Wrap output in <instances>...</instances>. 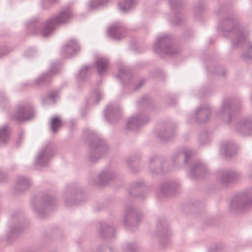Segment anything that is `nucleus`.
I'll use <instances>...</instances> for the list:
<instances>
[{"instance_id":"c85d7f7f","label":"nucleus","mask_w":252,"mask_h":252,"mask_svg":"<svg viewBox=\"0 0 252 252\" xmlns=\"http://www.w3.org/2000/svg\"><path fill=\"white\" fill-rule=\"evenodd\" d=\"M235 144L232 142H224L221 144L220 151L226 157H230L236 153Z\"/></svg>"},{"instance_id":"a19ab883","label":"nucleus","mask_w":252,"mask_h":252,"mask_svg":"<svg viewBox=\"0 0 252 252\" xmlns=\"http://www.w3.org/2000/svg\"><path fill=\"white\" fill-rule=\"evenodd\" d=\"M243 59L247 62L252 60V44H250L247 50L242 54Z\"/></svg>"},{"instance_id":"dca6fc26","label":"nucleus","mask_w":252,"mask_h":252,"mask_svg":"<svg viewBox=\"0 0 252 252\" xmlns=\"http://www.w3.org/2000/svg\"><path fill=\"white\" fill-rule=\"evenodd\" d=\"M119 72L116 77L123 85H132L133 78L131 70L122 64L118 65Z\"/></svg>"},{"instance_id":"5fc2aeb1","label":"nucleus","mask_w":252,"mask_h":252,"mask_svg":"<svg viewBox=\"0 0 252 252\" xmlns=\"http://www.w3.org/2000/svg\"><path fill=\"white\" fill-rule=\"evenodd\" d=\"M5 177V174L0 171V182L3 180Z\"/></svg>"},{"instance_id":"2eb2a0df","label":"nucleus","mask_w":252,"mask_h":252,"mask_svg":"<svg viewBox=\"0 0 252 252\" xmlns=\"http://www.w3.org/2000/svg\"><path fill=\"white\" fill-rule=\"evenodd\" d=\"M149 121L147 116L135 115L130 118L126 123V128L129 130L135 131L140 126L147 124Z\"/></svg>"},{"instance_id":"2f4dec72","label":"nucleus","mask_w":252,"mask_h":252,"mask_svg":"<svg viewBox=\"0 0 252 252\" xmlns=\"http://www.w3.org/2000/svg\"><path fill=\"white\" fill-rule=\"evenodd\" d=\"M118 5L121 10L126 12L134 6L135 0H120Z\"/></svg>"},{"instance_id":"f3484780","label":"nucleus","mask_w":252,"mask_h":252,"mask_svg":"<svg viewBox=\"0 0 252 252\" xmlns=\"http://www.w3.org/2000/svg\"><path fill=\"white\" fill-rule=\"evenodd\" d=\"M235 128L243 136L252 135V119L243 118L235 124Z\"/></svg>"},{"instance_id":"13d9d810","label":"nucleus","mask_w":252,"mask_h":252,"mask_svg":"<svg viewBox=\"0 0 252 252\" xmlns=\"http://www.w3.org/2000/svg\"><path fill=\"white\" fill-rule=\"evenodd\" d=\"M43 103H44V104L45 103V102H44V100H43Z\"/></svg>"},{"instance_id":"de8ad7c7","label":"nucleus","mask_w":252,"mask_h":252,"mask_svg":"<svg viewBox=\"0 0 252 252\" xmlns=\"http://www.w3.org/2000/svg\"><path fill=\"white\" fill-rule=\"evenodd\" d=\"M139 159V158H134V157H130L129 158H128L126 160V162L127 163V164L130 166H131V164H132V163H136L137 162V160Z\"/></svg>"},{"instance_id":"a18cd8bd","label":"nucleus","mask_w":252,"mask_h":252,"mask_svg":"<svg viewBox=\"0 0 252 252\" xmlns=\"http://www.w3.org/2000/svg\"><path fill=\"white\" fill-rule=\"evenodd\" d=\"M94 97L95 98V103H98L99 100L102 97V94L100 91H95L94 94Z\"/></svg>"},{"instance_id":"cd10ccee","label":"nucleus","mask_w":252,"mask_h":252,"mask_svg":"<svg viewBox=\"0 0 252 252\" xmlns=\"http://www.w3.org/2000/svg\"><path fill=\"white\" fill-rule=\"evenodd\" d=\"M99 234L102 238L109 239L114 237L115 230L111 225L103 223L100 226Z\"/></svg>"},{"instance_id":"8fccbe9b","label":"nucleus","mask_w":252,"mask_h":252,"mask_svg":"<svg viewBox=\"0 0 252 252\" xmlns=\"http://www.w3.org/2000/svg\"><path fill=\"white\" fill-rule=\"evenodd\" d=\"M144 84V81L143 80H140L137 84L136 85V87L134 88V90L135 91L138 90L141 88L142 86H143Z\"/></svg>"},{"instance_id":"f257e3e1","label":"nucleus","mask_w":252,"mask_h":252,"mask_svg":"<svg viewBox=\"0 0 252 252\" xmlns=\"http://www.w3.org/2000/svg\"><path fill=\"white\" fill-rule=\"evenodd\" d=\"M72 17L71 9L66 8L44 23L40 22L38 18H32L26 24V26L28 31L32 34L41 33L43 37H47L53 34L57 26L69 22Z\"/></svg>"},{"instance_id":"6ab92c4d","label":"nucleus","mask_w":252,"mask_h":252,"mask_svg":"<svg viewBox=\"0 0 252 252\" xmlns=\"http://www.w3.org/2000/svg\"><path fill=\"white\" fill-rule=\"evenodd\" d=\"M107 34L111 38L121 40L126 35V29L121 23H114L107 30Z\"/></svg>"},{"instance_id":"9b49d317","label":"nucleus","mask_w":252,"mask_h":252,"mask_svg":"<svg viewBox=\"0 0 252 252\" xmlns=\"http://www.w3.org/2000/svg\"><path fill=\"white\" fill-rule=\"evenodd\" d=\"M171 235L167 223L164 220L159 221L157 225L156 236L159 239V244L164 246L169 243Z\"/></svg>"},{"instance_id":"ea45409f","label":"nucleus","mask_w":252,"mask_h":252,"mask_svg":"<svg viewBox=\"0 0 252 252\" xmlns=\"http://www.w3.org/2000/svg\"><path fill=\"white\" fill-rule=\"evenodd\" d=\"M24 227L22 226L21 224L19 222L15 227L11 228L8 238H11L13 237L15 235H17L21 233Z\"/></svg>"},{"instance_id":"412c9836","label":"nucleus","mask_w":252,"mask_h":252,"mask_svg":"<svg viewBox=\"0 0 252 252\" xmlns=\"http://www.w3.org/2000/svg\"><path fill=\"white\" fill-rule=\"evenodd\" d=\"M176 127V124H167L165 128L157 131V136L161 140H169L175 135Z\"/></svg>"},{"instance_id":"72a5a7b5","label":"nucleus","mask_w":252,"mask_h":252,"mask_svg":"<svg viewBox=\"0 0 252 252\" xmlns=\"http://www.w3.org/2000/svg\"><path fill=\"white\" fill-rule=\"evenodd\" d=\"M158 159V158H157V157L156 156H152L149 159V165H150L149 170H150V172L152 174H154V173L158 174V173L162 172L163 170H165V171H168V170H165L164 169L165 166L166 165L165 163H164L162 165V167L160 169H153V163H155V162H156Z\"/></svg>"},{"instance_id":"864d4df0","label":"nucleus","mask_w":252,"mask_h":252,"mask_svg":"<svg viewBox=\"0 0 252 252\" xmlns=\"http://www.w3.org/2000/svg\"><path fill=\"white\" fill-rule=\"evenodd\" d=\"M208 252H218V249L216 247L212 248L209 250Z\"/></svg>"},{"instance_id":"a878e982","label":"nucleus","mask_w":252,"mask_h":252,"mask_svg":"<svg viewBox=\"0 0 252 252\" xmlns=\"http://www.w3.org/2000/svg\"><path fill=\"white\" fill-rule=\"evenodd\" d=\"M31 185V181L29 178L19 176L16 180L14 189L16 192L18 193L28 189L30 187Z\"/></svg>"},{"instance_id":"58836bf2","label":"nucleus","mask_w":252,"mask_h":252,"mask_svg":"<svg viewBox=\"0 0 252 252\" xmlns=\"http://www.w3.org/2000/svg\"><path fill=\"white\" fill-rule=\"evenodd\" d=\"M124 252H136L137 246L135 243H127L123 247Z\"/></svg>"},{"instance_id":"423d86ee","label":"nucleus","mask_w":252,"mask_h":252,"mask_svg":"<svg viewBox=\"0 0 252 252\" xmlns=\"http://www.w3.org/2000/svg\"><path fill=\"white\" fill-rule=\"evenodd\" d=\"M153 49L159 55L166 54L173 55L180 52V48L173 44L172 37L169 34L163 35L157 38Z\"/></svg>"},{"instance_id":"f03ea898","label":"nucleus","mask_w":252,"mask_h":252,"mask_svg":"<svg viewBox=\"0 0 252 252\" xmlns=\"http://www.w3.org/2000/svg\"><path fill=\"white\" fill-rule=\"evenodd\" d=\"M235 104L236 102L232 100H225L222 102L220 110L215 112L208 104L201 106L195 110L193 118L196 123L201 124L209 121L211 114L215 113L217 118L220 119L224 123H229L234 113L239 110Z\"/></svg>"},{"instance_id":"b1692460","label":"nucleus","mask_w":252,"mask_h":252,"mask_svg":"<svg viewBox=\"0 0 252 252\" xmlns=\"http://www.w3.org/2000/svg\"><path fill=\"white\" fill-rule=\"evenodd\" d=\"M114 177V174L110 170L105 169L100 172L97 175V181L91 179L90 180V183L93 186L101 185L113 179Z\"/></svg>"},{"instance_id":"f8f14e48","label":"nucleus","mask_w":252,"mask_h":252,"mask_svg":"<svg viewBox=\"0 0 252 252\" xmlns=\"http://www.w3.org/2000/svg\"><path fill=\"white\" fill-rule=\"evenodd\" d=\"M219 181L223 186H227L232 183L240 178V174L233 170L224 169L218 172Z\"/></svg>"},{"instance_id":"9d476101","label":"nucleus","mask_w":252,"mask_h":252,"mask_svg":"<svg viewBox=\"0 0 252 252\" xmlns=\"http://www.w3.org/2000/svg\"><path fill=\"white\" fill-rule=\"evenodd\" d=\"M142 215L140 212L132 206H127L124 216V224L128 227L132 225H136L142 220Z\"/></svg>"},{"instance_id":"a211bd4d","label":"nucleus","mask_w":252,"mask_h":252,"mask_svg":"<svg viewBox=\"0 0 252 252\" xmlns=\"http://www.w3.org/2000/svg\"><path fill=\"white\" fill-rule=\"evenodd\" d=\"M80 49V46L76 39L69 40L63 47L62 56L65 58L75 55Z\"/></svg>"},{"instance_id":"3c124183","label":"nucleus","mask_w":252,"mask_h":252,"mask_svg":"<svg viewBox=\"0 0 252 252\" xmlns=\"http://www.w3.org/2000/svg\"><path fill=\"white\" fill-rule=\"evenodd\" d=\"M35 52L34 49H30L25 52V55L27 57H30L33 55Z\"/></svg>"},{"instance_id":"f704fd0d","label":"nucleus","mask_w":252,"mask_h":252,"mask_svg":"<svg viewBox=\"0 0 252 252\" xmlns=\"http://www.w3.org/2000/svg\"><path fill=\"white\" fill-rule=\"evenodd\" d=\"M211 136L209 133L204 131L200 133L198 137V142L200 145L204 146L210 142Z\"/></svg>"},{"instance_id":"4d7b16f0","label":"nucleus","mask_w":252,"mask_h":252,"mask_svg":"<svg viewBox=\"0 0 252 252\" xmlns=\"http://www.w3.org/2000/svg\"><path fill=\"white\" fill-rule=\"evenodd\" d=\"M137 197H141L142 198H143L145 196V195H141V194H138L137 195Z\"/></svg>"},{"instance_id":"603ef678","label":"nucleus","mask_w":252,"mask_h":252,"mask_svg":"<svg viewBox=\"0 0 252 252\" xmlns=\"http://www.w3.org/2000/svg\"><path fill=\"white\" fill-rule=\"evenodd\" d=\"M215 74L217 75H221L223 77H224L225 75V71L224 69H222L221 72H219L218 71H216L215 72Z\"/></svg>"},{"instance_id":"4c0bfd02","label":"nucleus","mask_w":252,"mask_h":252,"mask_svg":"<svg viewBox=\"0 0 252 252\" xmlns=\"http://www.w3.org/2000/svg\"><path fill=\"white\" fill-rule=\"evenodd\" d=\"M144 185L142 181H138L130 185L129 194L134 195L135 192L138 191V189Z\"/></svg>"},{"instance_id":"39448f33","label":"nucleus","mask_w":252,"mask_h":252,"mask_svg":"<svg viewBox=\"0 0 252 252\" xmlns=\"http://www.w3.org/2000/svg\"><path fill=\"white\" fill-rule=\"evenodd\" d=\"M55 203V198L49 192H44L32 198L31 203L35 215L43 218L46 216L47 211L53 208Z\"/></svg>"},{"instance_id":"473e14b6","label":"nucleus","mask_w":252,"mask_h":252,"mask_svg":"<svg viewBox=\"0 0 252 252\" xmlns=\"http://www.w3.org/2000/svg\"><path fill=\"white\" fill-rule=\"evenodd\" d=\"M10 128L8 125L0 127V144L6 143L9 138Z\"/></svg>"},{"instance_id":"c9c22d12","label":"nucleus","mask_w":252,"mask_h":252,"mask_svg":"<svg viewBox=\"0 0 252 252\" xmlns=\"http://www.w3.org/2000/svg\"><path fill=\"white\" fill-rule=\"evenodd\" d=\"M62 126V122L60 118L57 117H54L51 120L50 123L51 130L52 132H56L61 126Z\"/></svg>"},{"instance_id":"ddd939ff","label":"nucleus","mask_w":252,"mask_h":252,"mask_svg":"<svg viewBox=\"0 0 252 252\" xmlns=\"http://www.w3.org/2000/svg\"><path fill=\"white\" fill-rule=\"evenodd\" d=\"M104 115L108 123H114L121 118L122 114L119 106L116 104L111 103L104 110Z\"/></svg>"},{"instance_id":"4be33fe9","label":"nucleus","mask_w":252,"mask_h":252,"mask_svg":"<svg viewBox=\"0 0 252 252\" xmlns=\"http://www.w3.org/2000/svg\"><path fill=\"white\" fill-rule=\"evenodd\" d=\"M78 189L75 185H70L67 187L64 196L65 203L67 206L73 204H77L79 202L74 199L78 195Z\"/></svg>"},{"instance_id":"4468645a","label":"nucleus","mask_w":252,"mask_h":252,"mask_svg":"<svg viewBox=\"0 0 252 252\" xmlns=\"http://www.w3.org/2000/svg\"><path fill=\"white\" fill-rule=\"evenodd\" d=\"M169 5L171 8L172 16L169 19L170 23L174 25H178L182 20L180 10L182 7L180 0H169Z\"/></svg>"},{"instance_id":"aec40b11","label":"nucleus","mask_w":252,"mask_h":252,"mask_svg":"<svg viewBox=\"0 0 252 252\" xmlns=\"http://www.w3.org/2000/svg\"><path fill=\"white\" fill-rule=\"evenodd\" d=\"M207 171L206 165L201 161L193 163L188 173L189 177L192 180L196 179L204 174Z\"/></svg>"},{"instance_id":"393cba45","label":"nucleus","mask_w":252,"mask_h":252,"mask_svg":"<svg viewBox=\"0 0 252 252\" xmlns=\"http://www.w3.org/2000/svg\"><path fill=\"white\" fill-rule=\"evenodd\" d=\"M179 187L178 183L174 182H166L162 184L158 193L159 196H167L173 194L176 192Z\"/></svg>"},{"instance_id":"1a4fd4ad","label":"nucleus","mask_w":252,"mask_h":252,"mask_svg":"<svg viewBox=\"0 0 252 252\" xmlns=\"http://www.w3.org/2000/svg\"><path fill=\"white\" fill-rule=\"evenodd\" d=\"M34 115V110L33 107L28 104L19 105L13 117L16 121L22 122L32 119Z\"/></svg>"},{"instance_id":"7ed1b4c3","label":"nucleus","mask_w":252,"mask_h":252,"mask_svg":"<svg viewBox=\"0 0 252 252\" xmlns=\"http://www.w3.org/2000/svg\"><path fill=\"white\" fill-rule=\"evenodd\" d=\"M220 30L224 32L225 35L229 33L234 36L232 40V47L235 48L242 45L248 35V32L243 28L240 27L238 19L234 16H231L220 21L218 24Z\"/></svg>"},{"instance_id":"c03bdc74","label":"nucleus","mask_w":252,"mask_h":252,"mask_svg":"<svg viewBox=\"0 0 252 252\" xmlns=\"http://www.w3.org/2000/svg\"><path fill=\"white\" fill-rule=\"evenodd\" d=\"M59 93L57 91L51 92L49 93L47 98L50 99L53 103L55 102L56 98L58 96Z\"/></svg>"},{"instance_id":"6e6552de","label":"nucleus","mask_w":252,"mask_h":252,"mask_svg":"<svg viewBox=\"0 0 252 252\" xmlns=\"http://www.w3.org/2000/svg\"><path fill=\"white\" fill-rule=\"evenodd\" d=\"M54 155V147L52 142L46 144L38 152L34 160L35 165L46 167Z\"/></svg>"},{"instance_id":"20e7f679","label":"nucleus","mask_w":252,"mask_h":252,"mask_svg":"<svg viewBox=\"0 0 252 252\" xmlns=\"http://www.w3.org/2000/svg\"><path fill=\"white\" fill-rule=\"evenodd\" d=\"M85 133H88L89 139V158L93 162L98 160L109 150L107 143L95 132L88 130Z\"/></svg>"},{"instance_id":"e433bc0d","label":"nucleus","mask_w":252,"mask_h":252,"mask_svg":"<svg viewBox=\"0 0 252 252\" xmlns=\"http://www.w3.org/2000/svg\"><path fill=\"white\" fill-rule=\"evenodd\" d=\"M107 2L108 0H92L89 4L88 8L89 10H93L99 6L104 5Z\"/></svg>"},{"instance_id":"09e8293b","label":"nucleus","mask_w":252,"mask_h":252,"mask_svg":"<svg viewBox=\"0 0 252 252\" xmlns=\"http://www.w3.org/2000/svg\"><path fill=\"white\" fill-rule=\"evenodd\" d=\"M2 98L3 99V101L4 103H7V99L4 97V95L1 94H0V107L3 108L4 106V105L6 104H3L2 102Z\"/></svg>"},{"instance_id":"49530a36","label":"nucleus","mask_w":252,"mask_h":252,"mask_svg":"<svg viewBox=\"0 0 252 252\" xmlns=\"http://www.w3.org/2000/svg\"><path fill=\"white\" fill-rule=\"evenodd\" d=\"M95 252H113V251L111 248L104 249L102 247H99Z\"/></svg>"},{"instance_id":"c756f323","label":"nucleus","mask_w":252,"mask_h":252,"mask_svg":"<svg viewBox=\"0 0 252 252\" xmlns=\"http://www.w3.org/2000/svg\"><path fill=\"white\" fill-rule=\"evenodd\" d=\"M108 63V60L106 58H100L96 60L95 65L99 75H102L106 72Z\"/></svg>"},{"instance_id":"6e6d98bb","label":"nucleus","mask_w":252,"mask_h":252,"mask_svg":"<svg viewBox=\"0 0 252 252\" xmlns=\"http://www.w3.org/2000/svg\"><path fill=\"white\" fill-rule=\"evenodd\" d=\"M203 6H202L201 8H200V7H195V10L196 11H199L201 10V9H203Z\"/></svg>"},{"instance_id":"0eeeda50","label":"nucleus","mask_w":252,"mask_h":252,"mask_svg":"<svg viewBox=\"0 0 252 252\" xmlns=\"http://www.w3.org/2000/svg\"><path fill=\"white\" fill-rule=\"evenodd\" d=\"M252 205V187L246 193H241L235 195L229 204L232 212L244 210Z\"/></svg>"},{"instance_id":"79ce46f5","label":"nucleus","mask_w":252,"mask_h":252,"mask_svg":"<svg viewBox=\"0 0 252 252\" xmlns=\"http://www.w3.org/2000/svg\"><path fill=\"white\" fill-rule=\"evenodd\" d=\"M59 0H42L41 1L42 6L43 8L46 9L50 5L56 3Z\"/></svg>"},{"instance_id":"bb28decb","label":"nucleus","mask_w":252,"mask_h":252,"mask_svg":"<svg viewBox=\"0 0 252 252\" xmlns=\"http://www.w3.org/2000/svg\"><path fill=\"white\" fill-rule=\"evenodd\" d=\"M192 155L193 151L191 150L181 149L173 155L172 160L175 165H176L178 161L184 156V163L187 164Z\"/></svg>"},{"instance_id":"7c9ffc66","label":"nucleus","mask_w":252,"mask_h":252,"mask_svg":"<svg viewBox=\"0 0 252 252\" xmlns=\"http://www.w3.org/2000/svg\"><path fill=\"white\" fill-rule=\"evenodd\" d=\"M91 67L89 65L84 66L76 75V79L78 81H86L90 76Z\"/></svg>"},{"instance_id":"5701e85b","label":"nucleus","mask_w":252,"mask_h":252,"mask_svg":"<svg viewBox=\"0 0 252 252\" xmlns=\"http://www.w3.org/2000/svg\"><path fill=\"white\" fill-rule=\"evenodd\" d=\"M59 63L57 62L52 63L48 72L42 74L35 82L36 85L39 86L48 82L52 79V75L57 74L59 71Z\"/></svg>"},{"instance_id":"37998d69","label":"nucleus","mask_w":252,"mask_h":252,"mask_svg":"<svg viewBox=\"0 0 252 252\" xmlns=\"http://www.w3.org/2000/svg\"><path fill=\"white\" fill-rule=\"evenodd\" d=\"M152 102L151 99L148 96H144L142 97L138 103L141 104L142 105L147 106L150 104Z\"/></svg>"}]
</instances>
